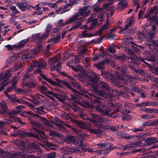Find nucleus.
I'll return each mask as SVG.
<instances>
[{"instance_id":"obj_1","label":"nucleus","mask_w":158,"mask_h":158,"mask_svg":"<svg viewBox=\"0 0 158 158\" xmlns=\"http://www.w3.org/2000/svg\"><path fill=\"white\" fill-rule=\"evenodd\" d=\"M90 98L92 103L96 105L94 108L97 111L102 113L106 115L110 114V110H108L107 107L101 103L100 98L95 95H91Z\"/></svg>"},{"instance_id":"obj_2","label":"nucleus","mask_w":158,"mask_h":158,"mask_svg":"<svg viewBox=\"0 0 158 158\" xmlns=\"http://www.w3.org/2000/svg\"><path fill=\"white\" fill-rule=\"evenodd\" d=\"M89 6H85L82 7L79 10V12L75 14L68 21V23H73L74 21H76L78 19H80V18H78L79 15L82 16V18L80 21L82 22L84 20L85 18H84L89 15L90 13V11L89 9H88Z\"/></svg>"},{"instance_id":"obj_3","label":"nucleus","mask_w":158,"mask_h":158,"mask_svg":"<svg viewBox=\"0 0 158 158\" xmlns=\"http://www.w3.org/2000/svg\"><path fill=\"white\" fill-rule=\"evenodd\" d=\"M73 122L77 124L80 127L87 130L91 133H94L98 137H100L102 135V131H101L99 129L92 128L89 124H85L82 121L77 120H74Z\"/></svg>"},{"instance_id":"obj_4","label":"nucleus","mask_w":158,"mask_h":158,"mask_svg":"<svg viewBox=\"0 0 158 158\" xmlns=\"http://www.w3.org/2000/svg\"><path fill=\"white\" fill-rule=\"evenodd\" d=\"M92 74L93 77L88 75L86 76V79L94 84L97 83L98 86L102 89H105L108 91L110 90V87L107 84L103 81H98L99 77L95 73H93Z\"/></svg>"},{"instance_id":"obj_5","label":"nucleus","mask_w":158,"mask_h":158,"mask_svg":"<svg viewBox=\"0 0 158 158\" xmlns=\"http://www.w3.org/2000/svg\"><path fill=\"white\" fill-rule=\"evenodd\" d=\"M30 123L33 126V129L40 134L39 136L35 134L37 136V137H35V138L40 141H41L43 139H46L47 138V136L44 132L38 129V128L40 129H43L44 128L43 127L39 122L34 120H31L30 121Z\"/></svg>"},{"instance_id":"obj_6","label":"nucleus","mask_w":158,"mask_h":158,"mask_svg":"<svg viewBox=\"0 0 158 158\" xmlns=\"http://www.w3.org/2000/svg\"><path fill=\"white\" fill-rule=\"evenodd\" d=\"M125 51L126 53L128 55H131L132 56L131 57H127L128 59H132L134 60H139V61H141L144 62L145 64H148L146 62L144 61V60L143 58L140 57H137L135 54L134 52L130 49L129 48H127L125 49Z\"/></svg>"},{"instance_id":"obj_7","label":"nucleus","mask_w":158,"mask_h":158,"mask_svg":"<svg viewBox=\"0 0 158 158\" xmlns=\"http://www.w3.org/2000/svg\"><path fill=\"white\" fill-rule=\"evenodd\" d=\"M151 12L152 13V20L155 25H158V6H155L151 9Z\"/></svg>"},{"instance_id":"obj_8","label":"nucleus","mask_w":158,"mask_h":158,"mask_svg":"<svg viewBox=\"0 0 158 158\" xmlns=\"http://www.w3.org/2000/svg\"><path fill=\"white\" fill-rule=\"evenodd\" d=\"M115 78L117 80L114 81V83L117 87L121 88L125 84V81L119 73H117L115 75Z\"/></svg>"},{"instance_id":"obj_9","label":"nucleus","mask_w":158,"mask_h":158,"mask_svg":"<svg viewBox=\"0 0 158 158\" xmlns=\"http://www.w3.org/2000/svg\"><path fill=\"white\" fill-rule=\"evenodd\" d=\"M145 145L144 143L142 141H140L136 143H131L127 145L123 146L124 149L125 150H129L130 148H134L138 147H143Z\"/></svg>"},{"instance_id":"obj_10","label":"nucleus","mask_w":158,"mask_h":158,"mask_svg":"<svg viewBox=\"0 0 158 158\" xmlns=\"http://www.w3.org/2000/svg\"><path fill=\"white\" fill-rule=\"evenodd\" d=\"M9 155V157H11V158H25L27 154L26 151L21 150L15 153H11Z\"/></svg>"},{"instance_id":"obj_11","label":"nucleus","mask_w":158,"mask_h":158,"mask_svg":"<svg viewBox=\"0 0 158 158\" xmlns=\"http://www.w3.org/2000/svg\"><path fill=\"white\" fill-rule=\"evenodd\" d=\"M61 150V152L63 155L68 154L70 152L75 153H80V150L78 147L76 148H71L63 147L60 149Z\"/></svg>"},{"instance_id":"obj_12","label":"nucleus","mask_w":158,"mask_h":158,"mask_svg":"<svg viewBox=\"0 0 158 158\" xmlns=\"http://www.w3.org/2000/svg\"><path fill=\"white\" fill-rule=\"evenodd\" d=\"M114 0H110L109 2L103 5V7L104 9H107L108 10H111L110 15V17L112 16L114 11L113 10L114 7L112 5L114 3Z\"/></svg>"},{"instance_id":"obj_13","label":"nucleus","mask_w":158,"mask_h":158,"mask_svg":"<svg viewBox=\"0 0 158 158\" xmlns=\"http://www.w3.org/2000/svg\"><path fill=\"white\" fill-rule=\"evenodd\" d=\"M145 55L146 57H145V59H143L144 60V61L148 64L147 65L148 66H150V65L149 64L145 61L146 60L154 62L158 64V60L155 59V56L151 54L149 52L147 51L145 54Z\"/></svg>"},{"instance_id":"obj_14","label":"nucleus","mask_w":158,"mask_h":158,"mask_svg":"<svg viewBox=\"0 0 158 158\" xmlns=\"http://www.w3.org/2000/svg\"><path fill=\"white\" fill-rule=\"evenodd\" d=\"M87 47L83 45L80 46L78 48L77 52L78 56L80 58H82L85 53L87 50Z\"/></svg>"},{"instance_id":"obj_15","label":"nucleus","mask_w":158,"mask_h":158,"mask_svg":"<svg viewBox=\"0 0 158 158\" xmlns=\"http://www.w3.org/2000/svg\"><path fill=\"white\" fill-rule=\"evenodd\" d=\"M157 139V138H156L150 137L148 138L146 140H144L143 139V140H141V141H142V143H144L145 144V145L144 146H146V145H149L152 144L156 143Z\"/></svg>"},{"instance_id":"obj_16","label":"nucleus","mask_w":158,"mask_h":158,"mask_svg":"<svg viewBox=\"0 0 158 158\" xmlns=\"http://www.w3.org/2000/svg\"><path fill=\"white\" fill-rule=\"evenodd\" d=\"M8 110V107L4 102H0V113L1 114H6Z\"/></svg>"},{"instance_id":"obj_17","label":"nucleus","mask_w":158,"mask_h":158,"mask_svg":"<svg viewBox=\"0 0 158 158\" xmlns=\"http://www.w3.org/2000/svg\"><path fill=\"white\" fill-rule=\"evenodd\" d=\"M91 22V26L89 27V31H92L96 25V24L98 23V21L96 19H93L92 17H91L88 19V22Z\"/></svg>"},{"instance_id":"obj_18","label":"nucleus","mask_w":158,"mask_h":158,"mask_svg":"<svg viewBox=\"0 0 158 158\" xmlns=\"http://www.w3.org/2000/svg\"><path fill=\"white\" fill-rule=\"evenodd\" d=\"M109 60L107 59L104 60L97 64H95L94 65L99 70H102L104 68L103 66L105 64L109 62Z\"/></svg>"},{"instance_id":"obj_19","label":"nucleus","mask_w":158,"mask_h":158,"mask_svg":"<svg viewBox=\"0 0 158 158\" xmlns=\"http://www.w3.org/2000/svg\"><path fill=\"white\" fill-rule=\"evenodd\" d=\"M77 89H79V91L78 92H79L81 94L87 97L89 99H90V97L91 96L94 95L91 94H89L86 90H84L83 88H82L80 85V88H77Z\"/></svg>"},{"instance_id":"obj_20","label":"nucleus","mask_w":158,"mask_h":158,"mask_svg":"<svg viewBox=\"0 0 158 158\" xmlns=\"http://www.w3.org/2000/svg\"><path fill=\"white\" fill-rule=\"evenodd\" d=\"M20 112V110H8L6 113L7 114L9 115L11 117H13V115H16L19 114Z\"/></svg>"},{"instance_id":"obj_21","label":"nucleus","mask_w":158,"mask_h":158,"mask_svg":"<svg viewBox=\"0 0 158 158\" xmlns=\"http://www.w3.org/2000/svg\"><path fill=\"white\" fill-rule=\"evenodd\" d=\"M20 135L22 137H29L32 136L34 137H37V136L34 134L31 133L30 132H25L22 131L20 133Z\"/></svg>"},{"instance_id":"obj_22","label":"nucleus","mask_w":158,"mask_h":158,"mask_svg":"<svg viewBox=\"0 0 158 158\" xmlns=\"http://www.w3.org/2000/svg\"><path fill=\"white\" fill-rule=\"evenodd\" d=\"M148 43H147V44L149 47V48H151V47L152 46L151 44L149 42H151L156 47L158 46V40H154L151 38L148 40Z\"/></svg>"},{"instance_id":"obj_23","label":"nucleus","mask_w":158,"mask_h":158,"mask_svg":"<svg viewBox=\"0 0 158 158\" xmlns=\"http://www.w3.org/2000/svg\"><path fill=\"white\" fill-rule=\"evenodd\" d=\"M116 1H120V2L118 3V4L119 6H118V8L119 9L122 10L123 9L126 7L127 4L126 2H124L126 0H116Z\"/></svg>"},{"instance_id":"obj_24","label":"nucleus","mask_w":158,"mask_h":158,"mask_svg":"<svg viewBox=\"0 0 158 158\" xmlns=\"http://www.w3.org/2000/svg\"><path fill=\"white\" fill-rule=\"evenodd\" d=\"M60 59V57L54 56L48 59V62L50 64L53 65Z\"/></svg>"},{"instance_id":"obj_25","label":"nucleus","mask_w":158,"mask_h":158,"mask_svg":"<svg viewBox=\"0 0 158 158\" xmlns=\"http://www.w3.org/2000/svg\"><path fill=\"white\" fill-rule=\"evenodd\" d=\"M11 154V153L7 152L2 149H0V158H2V157H5V156L7 158H11V157H9V155Z\"/></svg>"},{"instance_id":"obj_26","label":"nucleus","mask_w":158,"mask_h":158,"mask_svg":"<svg viewBox=\"0 0 158 158\" xmlns=\"http://www.w3.org/2000/svg\"><path fill=\"white\" fill-rule=\"evenodd\" d=\"M33 53V51H31L29 52L24 53L22 56V58L23 59H30L32 57L31 54Z\"/></svg>"},{"instance_id":"obj_27","label":"nucleus","mask_w":158,"mask_h":158,"mask_svg":"<svg viewBox=\"0 0 158 158\" xmlns=\"http://www.w3.org/2000/svg\"><path fill=\"white\" fill-rule=\"evenodd\" d=\"M11 76L10 71L8 70L5 71L2 80L6 81Z\"/></svg>"},{"instance_id":"obj_28","label":"nucleus","mask_w":158,"mask_h":158,"mask_svg":"<svg viewBox=\"0 0 158 158\" xmlns=\"http://www.w3.org/2000/svg\"><path fill=\"white\" fill-rule=\"evenodd\" d=\"M17 5L22 11L25 10L27 6V4L25 3H19Z\"/></svg>"},{"instance_id":"obj_29","label":"nucleus","mask_w":158,"mask_h":158,"mask_svg":"<svg viewBox=\"0 0 158 158\" xmlns=\"http://www.w3.org/2000/svg\"><path fill=\"white\" fill-rule=\"evenodd\" d=\"M40 76L45 80L48 81L49 83H51L53 85H59V84L58 83H56L55 82L53 81L50 79L46 77L45 76L42 74H41Z\"/></svg>"},{"instance_id":"obj_30","label":"nucleus","mask_w":158,"mask_h":158,"mask_svg":"<svg viewBox=\"0 0 158 158\" xmlns=\"http://www.w3.org/2000/svg\"><path fill=\"white\" fill-rule=\"evenodd\" d=\"M104 37V36H102V37H100V38L97 39V40H95L94 39L93 40H91L90 42L87 43V44L89 45L90 44V43L92 44H98L100 43L102 39Z\"/></svg>"},{"instance_id":"obj_31","label":"nucleus","mask_w":158,"mask_h":158,"mask_svg":"<svg viewBox=\"0 0 158 158\" xmlns=\"http://www.w3.org/2000/svg\"><path fill=\"white\" fill-rule=\"evenodd\" d=\"M28 148L31 149H39L38 146L34 142H30L28 146Z\"/></svg>"},{"instance_id":"obj_32","label":"nucleus","mask_w":158,"mask_h":158,"mask_svg":"<svg viewBox=\"0 0 158 158\" xmlns=\"http://www.w3.org/2000/svg\"><path fill=\"white\" fill-rule=\"evenodd\" d=\"M28 39H26L20 41L16 45V47L18 48H21L23 47L24 46V44L28 41Z\"/></svg>"},{"instance_id":"obj_33","label":"nucleus","mask_w":158,"mask_h":158,"mask_svg":"<svg viewBox=\"0 0 158 158\" xmlns=\"http://www.w3.org/2000/svg\"><path fill=\"white\" fill-rule=\"evenodd\" d=\"M18 59V56L15 54H13L12 56H10L8 58L9 61L10 62H13L15 61Z\"/></svg>"},{"instance_id":"obj_34","label":"nucleus","mask_w":158,"mask_h":158,"mask_svg":"<svg viewBox=\"0 0 158 158\" xmlns=\"http://www.w3.org/2000/svg\"><path fill=\"white\" fill-rule=\"evenodd\" d=\"M78 147L80 149V152H85L86 150V149L85 145L83 144L82 142L81 141L80 143L78 146Z\"/></svg>"},{"instance_id":"obj_35","label":"nucleus","mask_w":158,"mask_h":158,"mask_svg":"<svg viewBox=\"0 0 158 158\" xmlns=\"http://www.w3.org/2000/svg\"><path fill=\"white\" fill-rule=\"evenodd\" d=\"M19 73L17 75L15 76L13 78L12 86L13 87H14L15 86V85L17 82V81L19 78V77L18 75Z\"/></svg>"},{"instance_id":"obj_36","label":"nucleus","mask_w":158,"mask_h":158,"mask_svg":"<svg viewBox=\"0 0 158 158\" xmlns=\"http://www.w3.org/2000/svg\"><path fill=\"white\" fill-rule=\"evenodd\" d=\"M115 45L113 44H110L108 47V51L112 53H114L116 51L114 49Z\"/></svg>"},{"instance_id":"obj_37","label":"nucleus","mask_w":158,"mask_h":158,"mask_svg":"<svg viewBox=\"0 0 158 158\" xmlns=\"http://www.w3.org/2000/svg\"><path fill=\"white\" fill-rule=\"evenodd\" d=\"M109 14H108L107 15V20L106 22V23L104 25L102 26L101 28L102 30L104 31V30L107 29L108 28V26L109 25L108 22L109 21Z\"/></svg>"},{"instance_id":"obj_38","label":"nucleus","mask_w":158,"mask_h":158,"mask_svg":"<svg viewBox=\"0 0 158 158\" xmlns=\"http://www.w3.org/2000/svg\"><path fill=\"white\" fill-rule=\"evenodd\" d=\"M71 83L73 85L74 87L76 88H80V85L78 82H77L73 78H71L70 80Z\"/></svg>"},{"instance_id":"obj_39","label":"nucleus","mask_w":158,"mask_h":158,"mask_svg":"<svg viewBox=\"0 0 158 158\" xmlns=\"http://www.w3.org/2000/svg\"><path fill=\"white\" fill-rule=\"evenodd\" d=\"M46 65V61L44 60H41L38 61V67L39 68L45 67Z\"/></svg>"},{"instance_id":"obj_40","label":"nucleus","mask_w":158,"mask_h":158,"mask_svg":"<svg viewBox=\"0 0 158 158\" xmlns=\"http://www.w3.org/2000/svg\"><path fill=\"white\" fill-rule=\"evenodd\" d=\"M127 57L126 56L123 54H122L116 56V59L122 61L125 60V57Z\"/></svg>"},{"instance_id":"obj_41","label":"nucleus","mask_w":158,"mask_h":158,"mask_svg":"<svg viewBox=\"0 0 158 158\" xmlns=\"http://www.w3.org/2000/svg\"><path fill=\"white\" fill-rule=\"evenodd\" d=\"M94 126L98 127V126H99V128L98 129H100V128L104 130L108 129H109V125L104 126L102 124H95ZM99 130L101 131L100 129Z\"/></svg>"},{"instance_id":"obj_42","label":"nucleus","mask_w":158,"mask_h":158,"mask_svg":"<svg viewBox=\"0 0 158 158\" xmlns=\"http://www.w3.org/2000/svg\"><path fill=\"white\" fill-rule=\"evenodd\" d=\"M89 59L88 57H86L83 60V62L85 67H87L89 65Z\"/></svg>"},{"instance_id":"obj_43","label":"nucleus","mask_w":158,"mask_h":158,"mask_svg":"<svg viewBox=\"0 0 158 158\" xmlns=\"http://www.w3.org/2000/svg\"><path fill=\"white\" fill-rule=\"evenodd\" d=\"M61 63L60 62H59L56 64V66H54L53 67L52 69V70H53L54 69H56L57 71H58L61 69Z\"/></svg>"},{"instance_id":"obj_44","label":"nucleus","mask_w":158,"mask_h":158,"mask_svg":"<svg viewBox=\"0 0 158 158\" xmlns=\"http://www.w3.org/2000/svg\"><path fill=\"white\" fill-rule=\"evenodd\" d=\"M36 83L35 81H32L29 83L27 82V84H26L25 85H28L27 87L31 88L35 87L36 86Z\"/></svg>"},{"instance_id":"obj_45","label":"nucleus","mask_w":158,"mask_h":158,"mask_svg":"<svg viewBox=\"0 0 158 158\" xmlns=\"http://www.w3.org/2000/svg\"><path fill=\"white\" fill-rule=\"evenodd\" d=\"M10 8L13 11H14V13L11 14L12 15H14L15 14H16L18 13H19V11L16 9V7L14 6H11L10 7Z\"/></svg>"},{"instance_id":"obj_46","label":"nucleus","mask_w":158,"mask_h":158,"mask_svg":"<svg viewBox=\"0 0 158 158\" xmlns=\"http://www.w3.org/2000/svg\"><path fill=\"white\" fill-rule=\"evenodd\" d=\"M60 116L62 118L65 119H68L70 118V117L68 115L64 112L61 113L60 115Z\"/></svg>"},{"instance_id":"obj_47","label":"nucleus","mask_w":158,"mask_h":158,"mask_svg":"<svg viewBox=\"0 0 158 158\" xmlns=\"http://www.w3.org/2000/svg\"><path fill=\"white\" fill-rule=\"evenodd\" d=\"M81 25V22H79V23H76V24L73 26L70 29V31L72 30H74L77 29V28L79 27Z\"/></svg>"},{"instance_id":"obj_48","label":"nucleus","mask_w":158,"mask_h":158,"mask_svg":"<svg viewBox=\"0 0 158 158\" xmlns=\"http://www.w3.org/2000/svg\"><path fill=\"white\" fill-rule=\"evenodd\" d=\"M42 46L41 44H38L35 46V51L36 52L40 51L41 50H42Z\"/></svg>"},{"instance_id":"obj_49","label":"nucleus","mask_w":158,"mask_h":158,"mask_svg":"<svg viewBox=\"0 0 158 158\" xmlns=\"http://www.w3.org/2000/svg\"><path fill=\"white\" fill-rule=\"evenodd\" d=\"M78 103L79 105L85 107H88L89 106V103L85 101H83L81 102H78Z\"/></svg>"},{"instance_id":"obj_50","label":"nucleus","mask_w":158,"mask_h":158,"mask_svg":"<svg viewBox=\"0 0 158 158\" xmlns=\"http://www.w3.org/2000/svg\"><path fill=\"white\" fill-rule=\"evenodd\" d=\"M138 136L136 135H125L122 136V138L123 139H132L135 137H137Z\"/></svg>"},{"instance_id":"obj_51","label":"nucleus","mask_w":158,"mask_h":158,"mask_svg":"<svg viewBox=\"0 0 158 158\" xmlns=\"http://www.w3.org/2000/svg\"><path fill=\"white\" fill-rule=\"evenodd\" d=\"M137 38L139 39L142 40L145 38V35L141 32H138L137 34Z\"/></svg>"},{"instance_id":"obj_52","label":"nucleus","mask_w":158,"mask_h":158,"mask_svg":"<svg viewBox=\"0 0 158 158\" xmlns=\"http://www.w3.org/2000/svg\"><path fill=\"white\" fill-rule=\"evenodd\" d=\"M71 67L74 71L76 72L80 70H81L82 69V67L80 65L77 66V67H73V66L71 65Z\"/></svg>"},{"instance_id":"obj_53","label":"nucleus","mask_w":158,"mask_h":158,"mask_svg":"<svg viewBox=\"0 0 158 158\" xmlns=\"http://www.w3.org/2000/svg\"><path fill=\"white\" fill-rule=\"evenodd\" d=\"M49 135L55 137L60 136V135L56 131H50L49 133Z\"/></svg>"},{"instance_id":"obj_54","label":"nucleus","mask_w":158,"mask_h":158,"mask_svg":"<svg viewBox=\"0 0 158 158\" xmlns=\"http://www.w3.org/2000/svg\"><path fill=\"white\" fill-rule=\"evenodd\" d=\"M96 94L102 97H104L106 94V92L101 90H98Z\"/></svg>"},{"instance_id":"obj_55","label":"nucleus","mask_w":158,"mask_h":158,"mask_svg":"<svg viewBox=\"0 0 158 158\" xmlns=\"http://www.w3.org/2000/svg\"><path fill=\"white\" fill-rule=\"evenodd\" d=\"M70 19H69L65 23H63V20L60 19V20L59 22H58V24L59 25H60V26H63L64 25H66L67 24H70L71 23H68V21Z\"/></svg>"},{"instance_id":"obj_56","label":"nucleus","mask_w":158,"mask_h":158,"mask_svg":"<svg viewBox=\"0 0 158 158\" xmlns=\"http://www.w3.org/2000/svg\"><path fill=\"white\" fill-rule=\"evenodd\" d=\"M57 2L55 3H49L48 6L50 8L56 9L57 8Z\"/></svg>"},{"instance_id":"obj_57","label":"nucleus","mask_w":158,"mask_h":158,"mask_svg":"<svg viewBox=\"0 0 158 158\" xmlns=\"http://www.w3.org/2000/svg\"><path fill=\"white\" fill-rule=\"evenodd\" d=\"M56 153L54 152H52L48 154V158H54L56 156Z\"/></svg>"},{"instance_id":"obj_58","label":"nucleus","mask_w":158,"mask_h":158,"mask_svg":"<svg viewBox=\"0 0 158 158\" xmlns=\"http://www.w3.org/2000/svg\"><path fill=\"white\" fill-rule=\"evenodd\" d=\"M103 30L101 28L99 30L96 32L94 33L95 36L96 35H98L99 36L102 37L101 35H102V32L103 31Z\"/></svg>"},{"instance_id":"obj_59","label":"nucleus","mask_w":158,"mask_h":158,"mask_svg":"<svg viewBox=\"0 0 158 158\" xmlns=\"http://www.w3.org/2000/svg\"><path fill=\"white\" fill-rule=\"evenodd\" d=\"M87 31L86 30L83 31L81 33L80 35V36L81 38L87 37Z\"/></svg>"},{"instance_id":"obj_60","label":"nucleus","mask_w":158,"mask_h":158,"mask_svg":"<svg viewBox=\"0 0 158 158\" xmlns=\"http://www.w3.org/2000/svg\"><path fill=\"white\" fill-rule=\"evenodd\" d=\"M134 22L133 21L130 20L129 22L127 23L124 27L125 29H127L128 28L129 26L131 27L132 26V24Z\"/></svg>"},{"instance_id":"obj_61","label":"nucleus","mask_w":158,"mask_h":158,"mask_svg":"<svg viewBox=\"0 0 158 158\" xmlns=\"http://www.w3.org/2000/svg\"><path fill=\"white\" fill-rule=\"evenodd\" d=\"M80 116L84 120H89V117L86 114H81L80 115Z\"/></svg>"},{"instance_id":"obj_62","label":"nucleus","mask_w":158,"mask_h":158,"mask_svg":"<svg viewBox=\"0 0 158 158\" xmlns=\"http://www.w3.org/2000/svg\"><path fill=\"white\" fill-rule=\"evenodd\" d=\"M145 10V8H144L139 11L138 14V18L139 19L141 18L142 15L144 13Z\"/></svg>"},{"instance_id":"obj_63","label":"nucleus","mask_w":158,"mask_h":158,"mask_svg":"<svg viewBox=\"0 0 158 158\" xmlns=\"http://www.w3.org/2000/svg\"><path fill=\"white\" fill-rule=\"evenodd\" d=\"M113 98V94L111 93H109L107 94L106 96L105 97L106 99L109 98L110 100H112Z\"/></svg>"},{"instance_id":"obj_64","label":"nucleus","mask_w":158,"mask_h":158,"mask_svg":"<svg viewBox=\"0 0 158 158\" xmlns=\"http://www.w3.org/2000/svg\"><path fill=\"white\" fill-rule=\"evenodd\" d=\"M149 124L151 126L156 125L158 124V119L157 120L150 121Z\"/></svg>"}]
</instances>
